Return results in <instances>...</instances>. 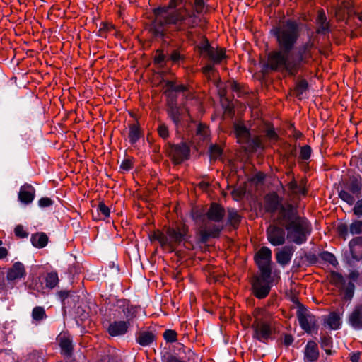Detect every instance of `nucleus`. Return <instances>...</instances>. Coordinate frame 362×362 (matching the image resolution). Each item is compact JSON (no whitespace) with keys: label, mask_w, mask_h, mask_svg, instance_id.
Instances as JSON below:
<instances>
[{"label":"nucleus","mask_w":362,"mask_h":362,"mask_svg":"<svg viewBox=\"0 0 362 362\" xmlns=\"http://www.w3.org/2000/svg\"><path fill=\"white\" fill-rule=\"evenodd\" d=\"M226 216L224 207L216 202L210 204L209 209L205 213L206 219L209 222L214 223L212 225H206L204 228H200L198 235L199 242L206 243L210 238H218L224 227L220 223L223 221Z\"/></svg>","instance_id":"obj_5"},{"label":"nucleus","mask_w":362,"mask_h":362,"mask_svg":"<svg viewBox=\"0 0 362 362\" xmlns=\"http://www.w3.org/2000/svg\"><path fill=\"white\" fill-rule=\"evenodd\" d=\"M281 343L286 346L291 345L293 342V337L290 334H284L281 337Z\"/></svg>","instance_id":"obj_55"},{"label":"nucleus","mask_w":362,"mask_h":362,"mask_svg":"<svg viewBox=\"0 0 362 362\" xmlns=\"http://www.w3.org/2000/svg\"><path fill=\"white\" fill-rule=\"evenodd\" d=\"M209 154L211 159L216 160L222 155L223 150L221 147L217 144H211L209 146Z\"/></svg>","instance_id":"obj_40"},{"label":"nucleus","mask_w":362,"mask_h":362,"mask_svg":"<svg viewBox=\"0 0 362 362\" xmlns=\"http://www.w3.org/2000/svg\"><path fill=\"white\" fill-rule=\"evenodd\" d=\"M308 81L305 79H300L296 82L293 92L297 98L301 99L302 95L308 90Z\"/></svg>","instance_id":"obj_34"},{"label":"nucleus","mask_w":362,"mask_h":362,"mask_svg":"<svg viewBox=\"0 0 362 362\" xmlns=\"http://www.w3.org/2000/svg\"><path fill=\"white\" fill-rule=\"evenodd\" d=\"M153 18L149 25V32L156 38L165 40L172 34L170 29L173 28L175 32L183 33L187 40H192L193 32L191 30L198 25L187 26L182 22L175 20V14L172 12L163 10L160 8H154L152 11Z\"/></svg>","instance_id":"obj_3"},{"label":"nucleus","mask_w":362,"mask_h":362,"mask_svg":"<svg viewBox=\"0 0 362 362\" xmlns=\"http://www.w3.org/2000/svg\"><path fill=\"white\" fill-rule=\"evenodd\" d=\"M327 325L332 329H337L340 327V317L336 313H332L327 320Z\"/></svg>","instance_id":"obj_38"},{"label":"nucleus","mask_w":362,"mask_h":362,"mask_svg":"<svg viewBox=\"0 0 362 362\" xmlns=\"http://www.w3.org/2000/svg\"><path fill=\"white\" fill-rule=\"evenodd\" d=\"M344 290V298L348 300H351L355 291V285L352 281L348 283L346 286L342 288Z\"/></svg>","instance_id":"obj_41"},{"label":"nucleus","mask_w":362,"mask_h":362,"mask_svg":"<svg viewBox=\"0 0 362 362\" xmlns=\"http://www.w3.org/2000/svg\"><path fill=\"white\" fill-rule=\"evenodd\" d=\"M116 305L124 315L125 321L130 322V325H132V320L137 316L138 307L132 305L126 299L117 300Z\"/></svg>","instance_id":"obj_18"},{"label":"nucleus","mask_w":362,"mask_h":362,"mask_svg":"<svg viewBox=\"0 0 362 362\" xmlns=\"http://www.w3.org/2000/svg\"><path fill=\"white\" fill-rule=\"evenodd\" d=\"M59 282L58 274L56 272H50L46 275V286L49 288H54Z\"/></svg>","instance_id":"obj_37"},{"label":"nucleus","mask_w":362,"mask_h":362,"mask_svg":"<svg viewBox=\"0 0 362 362\" xmlns=\"http://www.w3.org/2000/svg\"><path fill=\"white\" fill-rule=\"evenodd\" d=\"M322 258L332 265H336L337 264V260L335 256L329 252H323L322 254Z\"/></svg>","instance_id":"obj_49"},{"label":"nucleus","mask_w":362,"mask_h":362,"mask_svg":"<svg viewBox=\"0 0 362 362\" xmlns=\"http://www.w3.org/2000/svg\"><path fill=\"white\" fill-rule=\"evenodd\" d=\"M214 65L213 63H210L207 65H206L204 67L202 68V72L207 75L210 72L213 71L214 70Z\"/></svg>","instance_id":"obj_62"},{"label":"nucleus","mask_w":362,"mask_h":362,"mask_svg":"<svg viewBox=\"0 0 362 362\" xmlns=\"http://www.w3.org/2000/svg\"><path fill=\"white\" fill-rule=\"evenodd\" d=\"M337 230L339 235L344 239H346L349 231V227H348L346 224L340 223L338 225Z\"/></svg>","instance_id":"obj_48"},{"label":"nucleus","mask_w":362,"mask_h":362,"mask_svg":"<svg viewBox=\"0 0 362 362\" xmlns=\"http://www.w3.org/2000/svg\"><path fill=\"white\" fill-rule=\"evenodd\" d=\"M297 317L301 328L306 332H311L317 325V319L315 315L300 306L297 310Z\"/></svg>","instance_id":"obj_15"},{"label":"nucleus","mask_w":362,"mask_h":362,"mask_svg":"<svg viewBox=\"0 0 362 362\" xmlns=\"http://www.w3.org/2000/svg\"><path fill=\"white\" fill-rule=\"evenodd\" d=\"M346 189L339 192V197L351 206L355 202V197L360 198L362 191V178L360 175L352 176L345 184Z\"/></svg>","instance_id":"obj_8"},{"label":"nucleus","mask_w":362,"mask_h":362,"mask_svg":"<svg viewBox=\"0 0 362 362\" xmlns=\"http://www.w3.org/2000/svg\"><path fill=\"white\" fill-rule=\"evenodd\" d=\"M32 317L35 321H41L47 317L45 308L41 306H36L33 309Z\"/></svg>","instance_id":"obj_39"},{"label":"nucleus","mask_w":362,"mask_h":362,"mask_svg":"<svg viewBox=\"0 0 362 362\" xmlns=\"http://www.w3.org/2000/svg\"><path fill=\"white\" fill-rule=\"evenodd\" d=\"M165 59L166 57L163 54V50L158 49L154 57L155 64L160 66H163L165 65Z\"/></svg>","instance_id":"obj_45"},{"label":"nucleus","mask_w":362,"mask_h":362,"mask_svg":"<svg viewBox=\"0 0 362 362\" xmlns=\"http://www.w3.org/2000/svg\"><path fill=\"white\" fill-rule=\"evenodd\" d=\"M295 249L293 246L286 245L279 250L276 254V262L284 267L288 264L292 259Z\"/></svg>","instance_id":"obj_24"},{"label":"nucleus","mask_w":362,"mask_h":362,"mask_svg":"<svg viewBox=\"0 0 362 362\" xmlns=\"http://www.w3.org/2000/svg\"><path fill=\"white\" fill-rule=\"evenodd\" d=\"M132 167H133L132 162L129 159L124 160L120 165V168L124 170H126V171L131 170L132 168Z\"/></svg>","instance_id":"obj_60"},{"label":"nucleus","mask_w":362,"mask_h":362,"mask_svg":"<svg viewBox=\"0 0 362 362\" xmlns=\"http://www.w3.org/2000/svg\"><path fill=\"white\" fill-rule=\"evenodd\" d=\"M278 223L287 231V239L296 245L306 243L312 232L310 222L298 214L293 205H288L282 209L278 217Z\"/></svg>","instance_id":"obj_2"},{"label":"nucleus","mask_w":362,"mask_h":362,"mask_svg":"<svg viewBox=\"0 0 362 362\" xmlns=\"http://www.w3.org/2000/svg\"><path fill=\"white\" fill-rule=\"evenodd\" d=\"M189 232L188 226L185 224H177L175 226L169 227L166 230V234L169 239V249L173 250L182 241L187 239Z\"/></svg>","instance_id":"obj_11"},{"label":"nucleus","mask_w":362,"mask_h":362,"mask_svg":"<svg viewBox=\"0 0 362 362\" xmlns=\"http://www.w3.org/2000/svg\"><path fill=\"white\" fill-rule=\"evenodd\" d=\"M58 340L62 353L66 356H71L73 352V344L70 337L65 334H61Z\"/></svg>","instance_id":"obj_27"},{"label":"nucleus","mask_w":362,"mask_h":362,"mask_svg":"<svg viewBox=\"0 0 362 362\" xmlns=\"http://www.w3.org/2000/svg\"><path fill=\"white\" fill-rule=\"evenodd\" d=\"M359 276H360L359 272L356 270H354L349 273V278L350 280L355 281L358 279Z\"/></svg>","instance_id":"obj_63"},{"label":"nucleus","mask_w":362,"mask_h":362,"mask_svg":"<svg viewBox=\"0 0 362 362\" xmlns=\"http://www.w3.org/2000/svg\"><path fill=\"white\" fill-rule=\"evenodd\" d=\"M136 341L141 346H150L157 338L156 334L152 331L140 330L136 333Z\"/></svg>","instance_id":"obj_22"},{"label":"nucleus","mask_w":362,"mask_h":362,"mask_svg":"<svg viewBox=\"0 0 362 362\" xmlns=\"http://www.w3.org/2000/svg\"><path fill=\"white\" fill-rule=\"evenodd\" d=\"M177 334L175 330L166 329L163 333V338L168 343H173L177 341Z\"/></svg>","instance_id":"obj_44"},{"label":"nucleus","mask_w":362,"mask_h":362,"mask_svg":"<svg viewBox=\"0 0 362 362\" xmlns=\"http://www.w3.org/2000/svg\"><path fill=\"white\" fill-rule=\"evenodd\" d=\"M230 87L233 91L237 93L238 97H240L241 95L243 93L241 86L236 81H233L230 82Z\"/></svg>","instance_id":"obj_56"},{"label":"nucleus","mask_w":362,"mask_h":362,"mask_svg":"<svg viewBox=\"0 0 362 362\" xmlns=\"http://www.w3.org/2000/svg\"><path fill=\"white\" fill-rule=\"evenodd\" d=\"M128 137L132 145L135 144L143 136V132L138 122L129 124Z\"/></svg>","instance_id":"obj_26"},{"label":"nucleus","mask_w":362,"mask_h":362,"mask_svg":"<svg viewBox=\"0 0 362 362\" xmlns=\"http://www.w3.org/2000/svg\"><path fill=\"white\" fill-rule=\"evenodd\" d=\"M349 232L352 235H358L362 233V221L356 220L349 226Z\"/></svg>","instance_id":"obj_42"},{"label":"nucleus","mask_w":362,"mask_h":362,"mask_svg":"<svg viewBox=\"0 0 362 362\" xmlns=\"http://www.w3.org/2000/svg\"><path fill=\"white\" fill-rule=\"evenodd\" d=\"M288 187L295 194L305 195L307 193L305 183L303 180L300 182V185H298L296 181L292 180L288 184Z\"/></svg>","instance_id":"obj_35"},{"label":"nucleus","mask_w":362,"mask_h":362,"mask_svg":"<svg viewBox=\"0 0 362 362\" xmlns=\"http://www.w3.org/2000/svg\"><path fill=\"white\" fill-rule=\"evenodd\" d=\"M98 211L104 216L105 218L110 216V210L103 202H100L98 206Z\"/></svg>","instance_id":"obj_51"},{"label":"nucleus","mask_w":362,"mask_h":362,"mask_svg":"<svg viewBox=\"0 0 362 362\" xmlns=\"http://www.w3.org/2000/svg\"><path fill=\"white\" fill-rule=\"evenodd\" d=\"M300 33V23L287 20L274 30L279 49L269 53L264 67L267 69L296 76L313 61L315 43L311 38L293 49Z\"/></svg>","instance_id":"obj_1"},{"label":"nucleus","mask_w":362,"mask_h":362,"mask_svg":"<svg viewBox=\"0 0 362 362\" xmlns=\"http://www.w3.org/2000/svg\"><path fill=\"white\" fill-rule=\"evenodd\" d=\"M350 360L351 362H359L360 360V353L356 352L352 353L350 357Z\"/></svg>","instance_id":"obj_64"},{"label":"nucleus","mask_w":362,"mask_h":362,"mask_svg":"<svg viewBox=\"0 0 362 362\" xmlns=\"http://www.w3.org/2000/svg\"><path fill=\"white\" fill-rule=\"evenodd\" d=\"M151 240L158 241V243L163 247H169L170 242L167 234H164L163 233L159 230L154 232V233L151 236Z\"/></svg>","instance_id":"obj_36"},{"label":"nucleus","mask_w":362,"mask_h":362,"mask_svg":"<svg viewBox=\"0 0 362 362\" xmlns=\"http://www.w3.org/2000/svg\"><path fill=\"white\" fill-rule=\"evenodd\" d=\"M185 59V55L182 54L178 49L173 50L169 57V60L172 61L173 64H176L183 62Z\"/></svg>","instance_id":"obj_43"},{"label":"nucleus","mask_w":362,"mask_h":362,"mask_svg":"<svg viewBox=\"0 0 362 362\" xmlns=\"http://www.w3.org/2000/svg\"><path fill=\"white\" fill-rule=\"evenodd\" d=\"M233 128L238 142L244 145L245 151L254 152L263 147L260 137L255 136L252 138L250 129L244 124L235 123Z\"/></svg>","instance_id":"obj_7"},{"label":"nucleus","mask_w":362,"mask_h":362,"mask_svg":"<svg viewBox=\"0 0 362 362\" xmlns=\"http://www.w3.org/2000/svg\"><path fill=\"white\" fill-rule=\"evenodd\" d=\"M347 323L354 330H362V302L354 306L348 315Z\"/></svg>","instance_id":"obj_17"},{"label":"nucleus","mask_w":362,"mask_h":362,"mask_svg":"<svg viewBox=\"0 0 362 362\" xmlns=\"http://www.w3.org/2000/svg\"><path fill=\"white\" fill-rule=\"evenodd\" d=\"M113 28V25L107 23H102L98 30V35L100 37H105V34Z\"/></svg>","instance_id":"obj_52"},{"label":"nucleus","mask_w":362,"mask_h":362,"mask_svg":"<svg viewBox=\"0 0 362 362\" xmlns=\"http://www.w3.org/2000/svg\"><path fill=\"white\" fill-rule=\"evenodd\" d=\"M251 328L252 338L259 342L267 344L276 338V327L271 320L255 315Z\"/></svg>","instance_id":"obj_6"},{"label":"nucleus","mask_w":362,"mask_h":362,"mask_svg":"<svg viewBox=\"0 0 362 362\" xmlns=\"http://www.w3.org/2000/svg\"><path fill=\"white\" fill-rule=\"evenodd\" d=\"M178 353L168 355L165 362H189L194 353L189 348L186 349L182 344H178Z\"/></svg>","instance_id":"obj_19"},{"label":"nucleus","mask_w":362,"mask_h":362,"mask_svg":"<svg viewBox=\"0 0 362 362\" xmlns=\"http://www.w3.org/2000/svg\"><path fill=\"white\" fill-rule=\"evenodd\" d=\"M25 275L26 272L23 264L16 262L8 269L6 279L8 281H14L25 277Z\"/></svg>","instance_id":"obj_21"},{"label":"nucleus","mask_w":362,"mask_h":362,"mask_svg":"<svg viewBox=\"0 0 362 362\" xmlns=\"http://www.w3.org/2000/svg\"><path fill=\"white\" fill-rule=\"evenodd\" d=\"M267 136L272 140H276L278 138L276 133L274 129H268L266 132Z\"/></svg>","instance_id":"obj_61"},{"label":"nucleus","mask_w":362,"mask_h":362,"mask_svg":"<svg viewBox=\"0 0 362 362\" xmlns=\"http://www.w3.org/2000/svg\"><path fill=\"white\" fill-rule=\"evenodd\" d=\"M52 204L53 201L49 197H42L38 201V204L42 208L50 206Z\"/></svg>","instance_id":"obj_58"},{"label":"nucleus","mask_w":362,"mask_h":362,"mask_svg":"<svg viewBox=\"0 0 362 362\" xmlns=\"http://www.w3.org/2000/svg\"><path fill=\"white\" fill-rule=\"evenodd\" d=\"M283 199L276 192H272L266 194L264 198V210L272 214L277 212L276 221L282 209L288 205H293L291 203H282Z\"/></svg>","instance_id":"obj_13"},{"label":"nucleus","mask_w":362,"mask_h":362,"mask_svg":"<svg viewBox=\"0 0 362 362\" xmlns=\"http://www.w3.org/2000/svg\"><path fill=\"white\" fill-rule=\"evenodd\" d=\"M312 149L310 146L305 145L300 148L299 158L301 160H307L310 158Z\"/></svg>","instance_id":"obj_46"},{"label":"nucleus","mask_w":362,"mask_h":362,"mask_svg":"<svg viewBox=\"0 0 362 362\" xmlns=\"http://www.w3.org/2000/svg\"><path fill=\"white\" fill-rule=\"evenodd\" d=\"M209 134L208 127L203 124H199L197 128V134L201 136L203 139H205Z\"/></svg>","instance_id":"obj_50"},{"label":"nucleus","mask_w":362,"mask_h":362,"mask_svg":"<svg viewBox=\"0 0 362 362\" xmlns=\"http://www.w3.org/2000/svg\"><path fill=\"white\" fill-rule=\"evenodd\" d=\"M30 241L37 248L45 247L48 243V236L45 233H37L31 235Z\"/></svg>","instance_id":"obj_29"},{"label":"nucleus","mask_w":362,"mask_h":362,"mask_svg":"<svg viewBox=\"0 0 362 362\" xmlns=\"http://www.w3.org/2000/svg\"><path fill=\"white\" fill-rule=\"evenodd\" d=\"M201 54L214 64L226 63L228 57L225 48L211 46L208 40L199 47Z\"/></svg>","instance_id":"obj_9"},{"label":"nucleus","mask_w":362,"mask_h":362,"mask_svg":"<svg viewBox=\"0 0 362 362\" xmlns=\"http://www.w3.org/2000/svg\"><path fill=\"white\" fill-rule=\"evenodd\" d=\"M255 261L259 272L264 276H269V274L272 273V251L269 247H261L255 255Z\"/></svg>","instance_id":"obj_14"},{"label":"nucleus","mask_w":362,"mask_h":362,"mask_svg":"<svg viewBox=\"0 0 362 362\" xmlns=\"http://www.w3.org/2000/svg\"><path fill=\"white\" fill-rule=\"evenodd\" d=\"M283 228L270 225L267 229L268 241L274 246L282 245L286 242V233Z\"/></svg>","instance_id":"obj_16"},{"label":"nucleus","mask_w":362,"mask_h":362,"mask_svg":"<svg viewBox=\"0 0 362 362\" xmlns=\"http://www.w3.org/2000/svg\"><path fill=\"white\" fill-rule=\"evenodd\" d=\"M158 8L173 13L175 20L187 24L191 27L199 25V16L207 12L208 5L204 0H168L166 5L159 6Z\"/></svg>","instance_id":"obj_4"},{"label":"nucleus","mask_w":362,"mask_h":362,"mask_svg":"<svg viewBox=\"0 0 362 362\" xmlns=\"http://www.w3.org/2000/svg\"><path fill=\"white\" fill-rule=\"evenodd\" d=\"M189 151V146L184 142L177 144H168L166 146V153L175 165L188 159Z\"/></svg>","instance_id":"obj_12"},{"label":"nucleus","mask_w":362,"mask_h":362,"mask_svg":"<svg viewBox=\"0 0 362 362\" xmlns=\"http://www.w3.org/2000/svg\"><path fill=\"white\" fill-rule=\"evenodd\" d=\"M353 209L354 215L360 216H362V199L357 200Z\"/></svg>","instance_id":"obj_57"},{"label":"nucleus","mask_w":362,"mask_h":362,"mask_svg":"<svg viewBox=\"0 0 362 362\" xmlns=\"http://www.w3.org/2000/svg\"><path fill=\"white\" fill-rule=\"evenodd\" d=\"M316 23L317 25V28L316 29V33L317 34L325 35L329 32V23L327 21L325 13L322 9L317 12Z\"/></svg>","instance_id":"obj_25"},{"label":"nucleus","mask_w":362,"mask_h":362,"mask_svg":"<svg viewBox=\"0 0 362 362\" xmlns=\"http://www.w3.org/2000/svg\"><path fill=\"white\" fill-rule=\"evenodd\" d=\"M130 326L129 321L115 320L109 325L107 332L111 337L123 336L128 332Z\"/></svg>","instance_id":"obj_20"},{"label":"nucleus","mask_w":362,"mask_h":362,"mask_svg":"<svg viewBox=\"0 0 362 362\" xmlns=\"http://www.w3.org/2000/svg\"><path fill=\"white\" fill-rule=\"evenodd\" d=\"M329 282L339 289H342L346 284L343 275L339 272L332 271L329 274Z\"/></svg>","instance_id":"obj_32"},{"label":"nucleus","mask_w":362,"mask_h":362,"mask_svg":"<svg viewBox=\"0 0 362 362\" xmlns=\"http://www.w3.org/2000/svg\"><path fill=\"white\" fill-rule=\"evenodd\" d=\"M272 273L269 276H264L262 272L259 276H254L251 280L252 291L253 295L259 298H266L272 288Z\"/></svg>","instance_id":"obj_10"},{"label":"nucleus","mask_w":362,"mask_h":362,"mask_svg":"<svg viewBox=\"0 0 362 362\" xmlns=\"http://www.w3.org/2000/svg\"><path fill=\"white\" fill-rule=\"evenodd\" d=\"M227 224L233 228H237L240 223L241 216L238 211L233 208H228V210Z\"/></svg>","instance_id":"obj_30"},{"label":"nucleus","mask_w":362,"mask_h":362,"mask_svg":"<svg viewBox=\"0 0 362 362\" xmlns=\"http://www.w3.org/2000/svg\"><path fill=\"white\" fill-rule=\"evenodd\" d=\"M35 189L30 184L25 183L22 185L18 192V199L25 204H30L35 199Z\"/></svg>","instance_id":"obj_23"},{"label":"nucleus","mask_w":362,"mask_h":362,"mask_svg":"<svg viewBox=\"0 0 362 362\" xmlns=\"http://www.w3.org/2000/svg\"><path fill=\"white\" fill-rule=\"evenodd\" d=\"M305 357L308 361L314 362L317 360L319 357V351L317 344L313 341H308L305 349Z\"/></svg>","instance_id":"obj_28"},{"label":"nucleus","mask_w":362,"mask_h":362,"mask_svg":"<svg viewBox=\"0 0 362 362\" xmlns=\"http://www.w3.org/2000/svg\"><path fill=\"white\" fill-rule=\"evenodd\" d=\"M350 252L353 257L361 251L362 249V236L356 237L350 240L349 243Z\"/></svg>","instance_id":"obj_33"},{"label":"nucleus","mask_w":362,"mask_h":362,"mask_svg":"<svg viewBox=\"0 0 362 362\" xmlns=\"http://www.w3.org/2000/svg\"><path fill=\"white\" fill-rule=\"evenodd\" d=\"M320 346L322 349L332 348V339L329 335H323L320 338Z\"/></svg>","instance_id":"obj_47"},{"label":"nucleus","mask_w":362,"mask_h":362,"mask_svg":"<svg viewBox=\"0 0 362 362\" xmlns=\"http://www.w3.org/2000/svg\"><path fill=\"white\" fill-rule=\"evenodd\" d=\"M193 220H201L203 223L206 220L205 214H202L199 210H193L192 213Z\"/></svg>","instance_id":"obj_59"},{"label":"nucleus","mask_w":362,"mask_h":362,"mask_svg":"<svg viewBox=\"0 0 362 362\" xmlns=\"http://www.w3.org/2000/svg\"><path fill=\"white\" fill-rule=\"evenodd\" d=\"M14 233L16 236L20 238H25L28 236V233L24 230V228L22 225L16 226L14 229Z\"/></svg>","instance_id":"obj_54"},{"label":"nucleus","mask_w":362,"mask_h":362,"mask_svg":"<svg viewBox=\"0 0 362 362\" xmlns=\"http://www.w3.org/2000/svg\"><path fill=\"white\" fill-rule=\"evenodd\" d=\"M167 112L168 116L175 124H178L180 122L181 113L176 102L172 101L168 104Z\"/></svg>","instance_id":"obj_31"},{"label":"nucleus","mask_w":362,"mask_h":362,"mask_svg":"<svg viewBox=\"0 0 362 362\" xmlns=\"http://www.w3.org/2000/svg\"><path fill=\"white\" fill-rule=\"evenodd\" d=\"M158 135L165 139L169 136V131L168 127L165 124H160L158 127Z\"/></svg>","instance_id":"obj_53"}]
</instances>
